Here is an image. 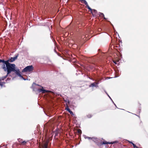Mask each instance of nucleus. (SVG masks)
<instances>
[{
	"mask_svg": "<svg viewBox=\"0 0 148 148\" xmlns=\"http://www.w3.org/2000/svg\"><path fill=\"white\" fill-rule=\"evenodd\" d=\"M99 16L101 17H103L104 19H106L104 17V14L102 13L101 12H99Z\"/></svg>",
	"mask_w": 148,
	"mask_h": 148,
	"instance_id": "nucleus-12",
	"label": "nucleus"
},
{
	"mask_svg": "<svg viewBox=\"0 0 148 148\" xmlns=\"http://www.w3.org/2000/svg\"><path fill=\"white\" fill-rule=\"evenodd\" d=\"M111 78V77H107L106 79H110Z\"/></svg>",
	"mask_w": 148,
	"mask_h": 148,
	"instance_id": "nucleus-32",
	"label": "nucleus"
},
{
	"mask_svg": "<svg viewBox=\"0 0 148 148\" xmlns=\"http://www.w3.org/2000/svg\"><path fill=\"white\" fill-rule=\"evenodd\" d=\"M18 56V54H17V55H16L15 56H14L13 57H12V58L14 61H15L17 59Z\"/></svg>",
	"mask_w": 148,
	"mask_h": 148,
	"instance_id": "nucleus-16",
	"label": "nucleus"
},
{
	"mask_svg": "<svg viewBox=\"0 0 148 148\" xmlns=\"http://www.w3.org/2000/svg\"><path fill=\"white\" fill-rule=\"evenodd\" d=\"M118 142V141L117 140H115L114 141H112V145L115 143H117Z\"/></svg>",
	"mask_w": 148,
	"mask_h": 148,
	"instance_id": "nucleus-20",
	"label": "nucleus"
},
{
	"mask_svg": "<svg viewBox=\"0 0 148 148\" xmlns=\"http://www.w3.org/2000/svg\"><path fill=\"white\" fill-rule=\"evenodd\" d=\"M7 61H8V62H12L14 61L12 57L10 58L8 60H7Z\"/></svg>",
	"mask_w": 148,
	"mask_h": 148,
	"instance_id": "nucleus-11",
	"label": "nucleus"
},
{
	"mask_svg": "<svg viewBox=\"0 0 148 148\" xmlns=\"http://www.w3.org/2000/svg\"><path fill=\"white\" fill-rule=\"evenodd\" d=\"M90 11H91V12H92V10L90 8V9H89Z\"/></svg>",
	"mask_w": 148,
	"mask_h": 148,
	"instance_id": "nucleus-31",
	"label": "nucleus"
},
{
	"mask_svg": "<svg viewBox=\"0 0 148 148\" xmlns=\"http://www.w3.org/2000/svg\"><path fill=\"white\" fill-rule=\"evenodd\" d=\"M111 25H112V27H113V28L114 29L113 25L112 24H111ZM114 29V34L116 33V34H117L118 36H119V35L118 33H117V32Z\"/></svg>",
	"mask_w": 148,
	"mask_h": 148,
	"instance_id": "nucleus-18",
	"label": "nucleus"
},
{
	"mask_svg": "<svg viewBox=\"0 0 148 148\" xmlns=\"http://www.w3.org/2000/svg\"><path fill=\"white\" fill-rule=\"evenodd\" d=\"M112 103H113L114 104V105H115V107H116V108H118L117 107V106H116V104L114 103V101H113L112 100Z\"/></svg>",
	"mask_w": 148,
	"mask_h": 148,
	"instance_id": "nucleus-24",
	"label": "nucleus"
},
{
	"mask_svg": "<svg viewBox=\"0 0 148 148\" xmlns=\"http://www.w3.org/2000/svg\"><path fill=\"white\" fill-rule=\"evenodd\" d=\"M8 61H5L3 60L0 59V63H2L1 65V68L5 71L6 69V64L8 63Z\"/></svg>",
	"mask_w": 148,
	"mask_h": 148,
	"instance_id": "nucleus-2",
	"label": "nucleus"
},
{
	"mask_svg": "<svg viewBox=\"0 0 148 148\" xmlns=\"http://www.w3.org/2000/svg\"><path fill=\"white\" fill-rule=\"evenodd\" d=\"M101 145H106L107 144H111V142H107L105 140L103 141H101Z\"/></svg>",
	"mask_w": 148,
	"mask_h": 148,
	"instance_id": "nucleus-10",
	"label": "nucleus"
},
{
	"mask_svg": "<svg viewBox=\"0 0 148 148\" xmlns=\"http://www.w3.org/2000/svg\"><path fill=\"white\" fill-rule=\"evenodd\" d=\"M91 139L95 143H96L98 140V139L97 138H92Z\"/></svg>",
	"mask_w": 148,
	"mask_h": 148,
	"instance_id": "nucleus-14",
	"label": "nucleus"
},
{
	"mask_svg": "<svg viewBox=\"0 0 148 148\" xmlns=\"http://www.w3.org/2000/svg\"><path fill=\"white\" fill-rule=\"evenodd\" d=\"M13 72H14L18 76L20 77L21 79H22L24 80H27L28 79H26L24 78L23 76L20 74V71H19V70L18 69L16 70L15 68Z\"/></svg>",
	"mask_w": 148,
	"mask_h": 148,
	"instance_id": "nucleus-4",
	"label": "nucleus"
},
{
	"mask_svg": "<svg viewBox=\"0 0 148 148\" xmlns=\"http://www.w3.org/2000/svg\"><path fill=\"white\" fill-rule=\"evenodd\" d=\"M37 85L38 86H40L39 85Z\"/></svg>",
	"mask_w": 148,
	"mask_h": 148,
	"instance_id": "nucleus-38",
	"label": "nucleus"
},
{
	"mask_svg": "<svg viewBox=\"0 0 148 148\" xmlns=\"http://www.w3.org/2000/svg\"><path fill=\"white\" fill-rule=\"evenodd\" d=\"M133 147H134V148H139V147H137V146H136V145H135V146H134Z\"/></svg>",
	"mask_w": 148,
	"mask_h": 148,
	"instance_id": "nucleus-27",
	"label": "nucleus"
},
{
	"mask_svg": "<svg viewBox=\"0 0 148 148\" xmlns=\"http://www.w3.org/2000/svg\"><path fill=\"white\" fill-rule=\"evenodd\" d=\"M91 13L93 15L96 16L97 15V11L95 9H93Z\"/></svg>",
	"mask_w": 148,
	"mask_h": 148,
	"instance_id": "nucleus-9",
	"label": "nucleus"
},
{
	"mask_svg": "<svg viewBox=\"0 0 148 148\" xmlns=\"http://www.w3.org/2000/svg\"><path fill=\"white\" fill-rule=\"evenodd\" d=\"M135 115L136 116H138L137 115H136V114H135Z\"/></svg>",
	"mask_w": 148,
	"mask_h": 148,
	"instance_id": "nucleus-39",
	"label": "nucleus"
},
{
	"mask_svg": "<svg viewBox=\"0 0 148 148\" xmlns=\"http://www.w3.org/2000/svg\"><path fill=\"white\" fill-rule=\"evenodd\" d=\"M84 138L85 139L88 138V139H91V138H91L90 137H89L87 136H86V135H84Z\"/></svg>",
	"mask_w": 148,
	"mask_h": 148,
	"instance_id": "nucleus-19",
	"label": "nucleus"
},
{
	"mask_svg": "<svg viewBox=\"0 0 148 148\" xmlns=\"http://www.w3.org/2000/svg\"><path fill=\"white\" fill-rule=\"evenodd\" d=\"M8 75H7H7L5 76H4V77H2L0 78V80H4L5 78H6V77Z\"/></svg>",
	"mask_w": 148,
	"mask_h": 148,
	"instance_id": "nucleus-15",
	"label": "nucleus"
},
{
	"mask_svg": "<svg viewBox=\"0 0 148 148\" xmlns=\"http://www.w3.org/2000/svg\"><path fill=\"white\" fill-rule=\"evenodd\" d=\"M41 88L38 89L37 91L39 92H42V93H44L48 92V90L44 89L42 86H41Z\"/></svg>",
	"mask_w": 148,
	"mask_h": 148,
	"instance_id": "nucleus-5",
	"label": "nucleus"
},
{
	"mask_svg": "<svg viewBox=\"0 0 148 148\" xmlns=\"http://www.w3.org/2000/svg\"><path fill=\"white\" fill-rule=\"evenodd\" d=\"M141 108H139V109H138V112L139 113H140V111H141Z\"/></svg>",
	"mask_w": 148,
	"mask_h": 148,
	"instance_id": "nucleus-26",
	"label": "nucleus"
},
{
	"mask_svg": "<svg viewBox=\"0 0 148 148\" xmlns=\"http://www.w3.org/2000/svg\"><path fill=\"white\" fill-rule=\"evenodd\" d=\"M98 83H96L94 82V83H92L89 86L90 87H98Z\"/></svg>",
	"mask_w": 148,
	"mask_h": 148,
	"instance_id": "nucleus-6",
	"label": "nucleus"
},
{
	"mask_svg": "<svg viewBox=\"0 0 148 148\" xmlns=\"http://www.w3.org/2000/svg\"><path fill=\"white\" fill-rule=\"evenodd\" d=\"M132 145H133V146L134 147V146H135L136 145L134 144V143H133L132 144Z\"/></svg>",
	"mask_w": 148,
	"mask_h": 148,
	"instance_id": "nucleus-33",
	"label": "nucleus"
},
{
	"mask_svg": "<svg viewBox=\"0 0 148 148\" xmlns=\"http://www.w3.org/2000/svg\"><path fill=\"white\" fill-rule=\"evenodd\" d=\"M107 94L108 95V96L109 97V98L111 99V97H110V96H109L107 93Z\"/></svg>",
	"mask_w": 148,
	"mask_h": 148,
	"instance_id": "nucleus-34",
	"label": "nucleus"
},
{
	"mask_svg": "<svg viewBox=\"0 0 148 148\" xmlns=\"http://www.w3.org/2000/svg\"><path fill=\"white\" fill-rule=\"evenodd\" d=\"M5 83V82H0V85L1 86H3V84H4Z\"/></svg>",
	"mask_w": 148,
	"mask_h": 148,
	"instance_id": "nucleus-23",
	"label": "nucleus"
},
{
	"mask_svg": "<svg viewBox=\"0 0 148 148\" xmlns=\"http://www.w3.org/2000/svg\"><path fill=\"white\" fill-rule=\"evenodd\" d=\"M48 144H45L43 145L42 146V148H47Z\"/></svg>",
	"mask_w": 148,
	"mask_h": 148,
	"instance_id": "nucleus-17",
	"label": "nucleus"
},
{
	"mask_svg": "<svg viewBox=\"0 0 148 148\" xmlns=\"http://www.w3.org/2000/svg\"><path fill=\"white\" fill-rule=\"evenodd\" d=\"M87 116L88 118H90L92 116L90 114H89L87 115Z\"/></svg>",
	"mask_w": 148,
	"mask_h": 148,
	"instance_id": "nucleus-22",
	"label": "nucleus"
},
{
	"mask_svg": "<svg viewBox=\"0 0 148 148\" xmlns=\"http://www.w3.org/2000/svg\"><path fill=\"white\" fill-rule=\"evenodd\" d=\"M111 41H112V40H111Z\"/></svg>",
	"mask_w": 148,
	"mask_h": 148,
	"instance_id": "nucleus-40",
	"label": "nucleus"
},
{
	"mask_svg": "<svg viewBox=\"0 0 148 148\" xmlns=\"http://www.w3.org/2000/svg\"><path fill=\"white\" fill-rule=\"evenodd\" d=\"M26 142L25 141H23V142H22V143L23 144V145H25L26 143Z\"/></svg>",
	"mask_w": 148,
	"mask_h": 148,
	"instance_id": "nucleus-25",
	"label": "nucleus"
},
{
	"mask_svg": "<svg viewBox=\"0 0 148 148\" xmlns=\"http://www.w3.org/2000/svg\"><path fill=\"white\" fill-rule=\"evenodd\" d=\"M111 58H112V57H111Z\"/></svg>",
	"mask_w": 148,
	"mask_h": 148,
	"instance_id": "nucleus-37",
	"label": "nucleus"
},
{
	"mask_svg": "<svg viewBox=\"0 0 148 148\" xmlns=\"http://www.w3.org/2000/svg\"><path fill=\"white\" fill-rule=\"evenodd\" d=\"M111 47H112H112H113V48H114V45H112Z\"/></svg>",
	"mask_w": 148,
	"mask_h": 148,
	"instance_id": "nucleus-28",
	"label": "nucleus"
},
{
	"mask_svg": "<svg viewBox=\"0 0 148 148\" xmlns=\"http://www.w3.org/2000/svg\"><path fill=\"white\" fill-rule=\"evenodd\" d=\"M113 62L115 63V64H116V62L115 61H114L113 60Z\"/></svg>",
	"mask_w": 148,
	"mask_h": 148,
	"instance_id": "nucleus-30",
	"label": "nucleus"
},
{
	"mask_svg": "<svg viewBox=\"0 0 148 148\" xmlns=\"http://www.w3.org/2000/svg\"><path fill=\"white\" fill-rule=\"evenodd\" d=\"M129 143H131V144H132V143H133L132 141H129Z\"/></svg>",
	"mask_w": 148,
	"mask_h": 148,
	"instance_id": "nucleus-29",
	"label": "nucleus"
},
{
	"mask_svg": "<svg viewBox=\"0 0 148 148\" xmlns=\"http://www.w3.org/2000/svg\"><path fill=\"white\" fill-rule=\"evenodd\" d=\"M33 67L32 65L28 66L24 68L22 72H24L27 71L30 72L33 70Z\"/></svg>",
	"mask_w": 148,
	"mask_h": 148,
	"instance_id": "nucleus-3",
	"label": "nucleus"
},
{
	"mask_svg": "<svg viewBox=\"0 0 148 148\" xmlns=\"http://www.w3.org/2000/svg\"><path fill=\"white\" fill-rule=\"evenodd\" d=\"M66 110H67L71 114L73 115H74L73 112L72 111H71L70 110V109L69 108L68 105L67 104V106H66Z\"/></svg>",
	"mask_w": 148,
	"mask_h": 148,
	"instance_id": "nucleus-8",
	"label": "nucleus"
},
{
	"mask_svg": "<svg viewBox=\"0 0 148 148\" xmlns=\"http://www.w3.org/2000/svg\"><path fill=\"white\" fill-rule=\"evenodd\" d=\"M64 101L66 103V106H67V104L68 106V105L70 104V102L69 100L68 99H64Z\"/></svg>",
	"mask_w": 148,
	"mask_h": 148,
	"instance_id": "nucleus-13",
	"label": "nucleus"
},
{
	"mask_svg": "<svg viewBox=\"0 0 148 148\" xmlns=\"http://www.w3.org/2000/svg\"><path fill=\"white\" fill-rule=\"evenodd\" d=\"M80 0L81 1V3H83H83L86 5L87 8L89 10L90 9V8L88 5V3H87L86 1L85 0Z\"/></svg>",
	"mask_w": 148,
	"mask_h": 148,
	"instance_id": "nucleus-7",
	"label": "nucleus"
},
{
	"mask_svg": "<svg viewBox=\"0 0 148 148\" xmlns=\"http://www.w3.org/2000/svg\"><path fill=\"white\" fill-rule=\"evenodd\" d=\"M122 58V55H121V58Z\"/></svg>",
	"mask_w": 148,
	"mask_h": 148,
	"instance_id": "nucleus-36",
	"label": "nucleus"
},
{
	"mask_svg": "<svg viewBox=\"0 0 148 148\" xmlns=\"http://www.w3.org/2000/svg\"><path fill=\"white\" fill-rule=\"evenodd\" d=\"M77 132L79 134H80L82 133V131L80 130H78L77 131Z\"/></svg>",
	"mask_w": 148,
	"mask_h": 148,
	"instance_id": "nucleus-21",
	"label": "nucleus"
},
{
	"mask_svg": "<svg viewBox=\"0 0 148 148\" xmlns=\"http://www.w3.org/2000/svg\"><path fill=\"white\" fill-rule=\"evenodd\" d=\"M15 64L8 62L6 64V69L5 71H7V75H9L11 72L14 71L15 68Z\"/></svg>",
	"mask_w": 148,
	"mask_h": 148,
	"instance_id": "nucleus-1",
	"label": "nucleus"
},
{
	"mask_svg": "<svg viewBox=\"0 0 148 148\" xmlns=\"http://www.w3.org/2000/svg\"><path fill=\"white\" fill-rule=\"evenodd\" d=\"M118 77V76H116L114 77H112L111 78H113L116 77Z\"/></svg>",
	"mask_w": 148,
	"mask_h": 148,
	"instance_id": "nucleus-35",
	"label": "nucleus"
}]
</instances>
